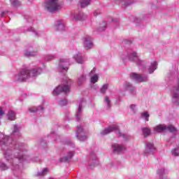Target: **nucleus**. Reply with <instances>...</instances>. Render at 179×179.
<instances>
[{
    "mask_svg": "<svg viewBox=\"0 0 179 179\" xmlns=\"http://www.w3.org/2000/svg\"><path fill=\"white\" fill-rule=\"evenodd\" d=\"M76 138H78L80 142H85L87 140V136H86V132L83 130V127L81 126L77 127V131L76 134Z\"/></svg>",
    "mask_w": 179,
    "mask_h": 179,
    "instance_id": "nucleus-8",
    "label": "nucleus"
},
{
    "mask_svg": "<svg viewBox=\"0 0 179 179\" xmlns=\"http://www.w3.org/2000/svg\"><path fill=\"white\" fill-rule=\"evenodd\" d=\"M73 156H75V151H69L64 157L60 158V162H66L69 163V162L72 160Z\"/></svg>",
    "mask_w": 179,
    "mask_h": 179,
    "instance_id": "nucleus-17",
    "label": "nucleus"
},
{
    "mask_svg": "<svg viewBox=\"0 0 179 179\" xmlns=\"http://www.w3.org/2000/svg\"><path fill=\"white\" fill-rule=\"evenodd\" d=\"M157 176H159L160 179H163L164 176H167L169 174V170L166 169L165 168L159 169L157 171Z\"/></svg>",
    "mask_w": 179,
    "mask_h": 179,
    "instance_id": "nucleus-19",
    "label": "nucleus"
},
{
    "mask_svg": "<svg viewBox=\"0 0 179 179\" xmlns=\"http://www.w3.org/2000/svg\"><path fill=\"white\" fill-rule=\"evenodd\" d=\"M94 89H99V86H97V85H94Z\"/></svg>",
    "mask_w": 179,
    "mask_h": 179,
    "instance_id": "nucleus-52",
    "label": "nucleus"
},
{
    "mask_svg": "<svg viewBox=\"0 0 179 179\" xmlns=\"http://www.w3.org/2000/svg\"><path fill=\"white\" fill-rule=\"evenodd\" d=\"M120 58L123 62H127L128 60L131 61L136 62L139 66L140 69H146L145 62L139 59V55L136 52H124L121 55Z\"/></svg>",
    "mask_w": 179,
    "mask_h": 179,
    "instance_id": "nucleus-3",
    "label": "nucleus"
},
{
    "mask_svg": "<svg viewBox=\"0 0 179 179\" xmlns=\"http://www.w3.org/2000/svg\"><path fill=\"white\" fill-rule=\"evenodd\" d=\"M155 150H156V148L152 143L148 142L145 143V155H151V153H154Z\"/></svg>",
    "mask_w": 179,
    "mask_h": 179,
    "instance_id": "nucleus-15",
    "label": "nucleus"
},
{
    "mask_svg": "<svg viewBox=\"0 0 179 179\" xmlns=\"http://www.w3.org/2000/svg\"><path fill=\"white\" fill-rule=\"evenodd\" d=\"M120 20H118L117 18H115L112 20V22H119Z\"/></svg>",
    "mask_w": 179,
    "mask_h": 179,
    "instance_id": "nucleus-50",
    "label": "nucleus"
},
{
    "mask_svg": "<svg viewBox=\"0 0 179 179\" xmlns=\"http://www.w3.org/2000/svg\"><path fill=\"white\" fill-rule=\"evenodd\" d=\"M44 8L50 13H55L61 9L59 0H46L44 3Z\"/></svg>",
    "mask_w": 179,
    "mask_h": 179,
    "instance_id": "nucleus-4",
    "label": "nucleus"
},
{
    "mask_svg": "<svg viewBox=\"0 0 179 179\" xmlns=\"http://www.w3.org/2000/svg\"><path fill=\"white\" fill-rule=\"evenodd\" d=\"M69 65V60L68 59H60L59 64V69L62 72H66L68 71V66Z\"/></svg>",
    "mask_w": 179,
    "mask_h": 179,
    "instance_id": "nucleus-10",
    "label": "nucleus"
},
{
    "mask_svg": "<svg viewBox=\"0 0 179 179\" xmlns=\"http://www.w3.org/2000/svg\"><path fill=\"white\" fill-rule=\"evenodd\" d=\"M154 131L158 134L167 131L175 134V132H177V129L171 124L169 126H166L165 124H158L154 127Z\"/></svg>",
    "mask_w": 179,
    "mask_h": 179,
    "instance_id": "nucleus-6",
    "label": "nucleus"
},
{
    "mask_svg": "<svg viewBox=\"0 0 179 179\" xmlns=\"http://www.w3.org/2000/svg\"><path fill=\"white\" fill-rule=\"evenodd\" d=\"M66 145H71V146H72V148H75V144L73 143H72V141H67L66 142Z\"/></svg>",
    "mask_w": 179,
    "mask_h": 179,
    "instance_id": "nucleus-45",
    "label": "nucleus"
},
{
    "mask_svg": "<svg viewBox=\"0 0 179 179\" xmlns=\"http://www.w3.org/2000/svg\"><path fill=\"white\" fill-rule=\"evenodd\" d=\"M157 69V62H152L150 64V67L148 68V72L149 73H153Z\"/></svg>",
    "mask_w": 179,
    "mask_h": 179,
    "instance_id": "nucleus-24",
    "label": "nucleus"
},
{
    "mask_svg": "<svg viewBox=\"0 0 179 179\" xmlns=\"http://www.w3.org/2000/svg\"><path fill=\"white\" fill-rule=\"evenodd\" d=\"M149 117H150V115L148 112L145 111L141 113V118L146 122L149 121Z\"/></svg>",
    "mask_w": 179,
    "mask_h": 179,
    "instance_id": "nucleus-31",
    "label": "nucleus"
},
{
    "mask_svg": "<svg viewBox=\"0 0 179 179\" xmlns=\"http://www.w3.org/2000/svg\"><path fill=\"white\" fill-rule=\"evenodd\" d=\"M91 0H80V6L81 8H86V6H89L90 5Z\"/></svg>",
    "mask_w": 179,
    "mask_h": 179,
    "instance_id": "nucleus-28",
    "label": "nucleus"
},
{
    "mask_svg": "<svg viewBox=\"0 0 179 179\" xmlns=\"http://www.w3.org/2000/svg\"><path fill=\"white\" fill-rule=\"evenodd\" d=\"M103 104L107 110L111 108V100L108 96H105L103 99Z\"/></svg>",
    "mask_w": 179,
    "mask_h": 179,
    "instance_id": "nucleus-25",
    "label": "nucleus"
},
{
    "mask_svg": "<svg viewBox=\"0 0 179 179\" xmlns=\"http://www.w3.org/2000/svg\"><path fill=\"white\" fill-rule=\"evenodd\" d=\"M72 17L73 18L74 20H83V19H85L83 17V14H73L72 15Z\"/></svg>",
    "mask_w": 179,
    "mask_h": 179,
    "instance_id": "nucleus-32",
    "label": "nucleus"
},
{
    "mask_svg": "<svg viewBox=\"0 0 179 179\" xmlns=\"http://www.w3.org/2000/svg\"><path fill=\"white\" fill-rule=\"evenodd\" d=\"M84 48L85 50H90L93 48V41H92V38L90 36H85L83 39Z\"/></svg>",
    "mask_w": 179,
    "mask_h": 179,
    "instance_id": "nucleus-12",
    "label": "nucleus"
},
{
    "mask_svg": "<svg viewBox=\"0 0 179 179\" xmlns=\"http://www.w3.org/2000/svg\"><path fill=\"white\" fill-rule=\"evenodd\" d=\"M0 169L2 170H8V166L4 163L0 162Z\"/></svg>",
    "mask_w": 179,
    "mask_h": 179,
    "instance_id": "nucleus-43",
    "label": "nucleus"
},
{
    "mask_svg": "<svg viewBox=\"0 0 179 179\" xmlns=\"http://www.w3.org/2000/svg\"><path fill=\"white\" fill-rule=\"evenodd\" d=\"M7 118L9 121H15L16 120V112L15 110H9L7 113Z\"/></svg>",
    "mask_w": 179,
    "mask_h": 179,
    "instance_id": "nucleus-22",
    "label": "nucleus"
},
{
    "mask_svg": "<svg viewBox=\"0 0 179 179\" xmlns=\"http://www.w3.org/2000/svg\"><path fill=\"white\" fill-rule=\"evenodd\" d=\"M86 82V76L81 75L78 78V85L82 86Z\"/></svg>",
    "mask_w": 179,
    "mask_h": 179,
    "instance_id": "nucleus-27",
    "label": "nucleus"
},
{
    "mask_svg": "<svg viewBox=\"0 0 179 179\" xmlns=\"http://www.w3.org/2000/svg\"><path fill=\"white\" fill-rule=\"evenodd\" d=\"M73 59L77 62V64H83V57L82 53L78 52L76 55L73 56Z\"/></svg>",
    "mask_w": 179,
    "mask_h": 179,
    "instance_id": "nucleus-21",
    "label": "nucleus"
},
{
    "mask_svg": "<svg viewBox=\"0 0 179 179\" xmlns=\"http://www.w3.org/2000/svg\"><path fill=\"white\" fill-rule=\"evenodd\" d=\"M85 103L86 102H85V101L83 100L80 101V102L78 103V110L76 113V121H80L83 113V107H85Z\"/></svg>",
    "mask_w": 179,
    "mask_h": 179,
    "instance_id": "nucleus-9",
    "label": "nucleus"
},
{
    "mask_svg": "<svg viewBox=\"0 0 179 179\" xmlns=\"http://www.w3.org/2000/svg\"><path fill=\"white\" fill-rule=\"evenodd\" d=\"M124 87H125L126 90H129L130 92V93H131V94H133V96H135V94H136V88H135V87L132 86V85H131V83H126L124 85Z\"/></svg>",
    "mask_w": 179,
    "mask_h": 179,
    "instance_id": "nucleus-18",
    "label": "nucleus"
},
{
    "mask_svg": "<svg viewBox=\"0 0 179 179\" xmlns=\"http://www.w3.org/2000/svg\"><path fill=\"white\" fill-rule=\"evenodd\" d=\"M55 27L57 30L62 31V30H65V24L62 21H57L55 22Z\"/></svg>",
    "mask_w": 179,
    "mask_h": 179,
    "instance_id": "nucleus-23",
    "label": "nucleus"
},
{
    "mask_svg": "<svg viewBox=\"0 0 179 179\" xmlns=\"http://www.w3.org/2000/svg\"><path fill=\"white\" fill-rule=\"evenodd\" d=\"M173 75H174V73L173 72H169L168 73V78H173Z\"/></svg>",
    "mask_w": 179,
    "mask_h": 179,
    "instance_id": "nucleus-48",
    "label": "nucleus"
},
{
    "mask_svg": "<svg viewBox=\"0 0 179 179\" xmlns=\"http://www.w3.org/2000/svg\"><path fill=\"white\" fill-rule=\"evenodd\" d=\"M171 153L173 156H178V150L174 148L173 150H172Z\"/></svg>",
    "mask_w": 179,
    "mask_h": 179,
    "instance_id": "nucleus-44",
    "label": "nucleus"
},
{
    "mask_svg": "<svg viewBox=\"0 0 179 179\" xmlns=\"http://www.w3.org/2000/svg\"><path fill=\"white\" fill-rule=\"evenodd\" d=\"M50 171L48 170V168L43 169V170L41 172L38 173V176H47L48 174V172Z\"/></svg>",
    "mask_w": 179,
    "mask_h": 179,
    "instance_id": "nucleus-40",
    "label": "nucleus"
},
{
    "mask_svg": "<svg viewBox=\"0 0 179 179\" xmlns=\"http://www.w3.org/2000/svg\"><path fill=\"white\" fill-rule=\"evenodd\" d=\"M118 135L120 138L122 139V141H129V139L131 138V136L127 135V134H122V133L118 131Z\"/></svg>",
    "mask_w": 179,
    "mask_h": 179,
    "instance_id": "nucleus-35",
    "label": "nucleus"
},
{
    "mask_svg": "<svg viewBox=\"0 0 179 179\" xmlns=\"http://www.w3.org/2000/svg\"><path fill=\"white\" fill-rule=\"evenodd\" d=\"M28 31H32V33H34V36H41V34H43V31H35L34 28H31L30 29H28Z\"/></svg>",
    "mask_w": 179,
    "mask_h": 179,
    "instance_id": "nucleus-37",
    "label": "nucleus"
},
{
    "mask_svg": "<svg viewBox=\"0 0 179 179\" xmlns=\"http://www.w3.org/2000/svg\"><path fill=\"white\" fill-rule=\"evenodd\" d=\"M71 79L66 78L64 80V84L60 85L57 87H56L53 92L52 94L53 96H58L60 93H69V85H71Z\"/></svg>",
    "mask_w": 179,
    "mask_h": 179,
    "instance_id": "nucleus-5",
    "label": "nucleus"
},
{
    "mask_svg": "<svg viewBox=\"0 0 179 179\" xmlns=\"http://www.w3.org/2000/svg\"><path fill=\"white\" fill-rule=\"evenodd\" d=\"M107 89H108V84H103L100 88V93L101 94H106V92H107Z\"/></svg>",
    "mask_w": 179,
    "mask_h": 179,
    "instance_id": "nucleus-30",
    "label": "nucleus"
},
{
    "mask_svg": "<svg viewBox=\"0 0 179 179\" xmlns=\"http://www.w3.org/2000/svg\"><path fill=\"white\" fill-rule=\"evenodd\" d=\"M171 93L172 94V101L176 104V106H179V76L178 82L171 88Z\"/></svg>",
    "mask_w": 179,
    "mask_h": 179,
    "instance_id": "nucleus-7",
    "label": "nucleus"
},
{
    "mask_svg": "<svg viewBox=\"0 0 179 179\" xmlns=\"http://www.w3.org/2000/svg\"><path fill=\"white\" fill-rule=\"evenodd\" d=\"M122 3H124V6H129V5H132V3H135V2H138V0H119Z\"/></svg>",
    "mask_w": 179,
    "mask_h": 179,
    "instance_id": "nucleus-26",
    "label": "nucleus"
},
{
    "mask_svg": "<svg viewBox=\"0 0 179 179\" xmlns=\"http://www.w3.org/2000/svg\"><path fill=\"white\" fill-rule=\"evenodd\" d=\"M95 73H96V68H94L90 73V76H91L90 83H93V85L99 82V74H95Z\"/></svg>",
    "mask_w": 179,
    "mask_h": 179,
    "instance_id": "nucleus-16",
    "label": "nucleus"
},
{
    "mask_svg": "<svg viewBox=\"0 0 179 179\" xmlns=\"http://www.w3.org/2000/svg\"><path fill=\"white\" fill-rule=\"evenodd\" d=\"M10 2L14 8H17V6H20V2H19V1L17 0H10Z\"/></svg>",
    "mask_w": 179,
    "mask_h": 179,
    "instance_id": "nucleus-36",
    "label": "nucleus"
},
{
    "mask_svg": "<svg viewBox=\"0 0 179 179\" xmlns=\"http://www.w3.org/2000/svg\"><path fill=\"white\" fill-rule=\"evenodd\" d=\"M20 136H22V133L19 124L13 126V131L10 136H5L0 133V148L6 162L10 163V169L14 171L15 176H16V173H22L20 163L24 161L30 162V157L21 154L27 150V146L23 143H16L13 141V138Z\"/></svg>",
    "mask_w": 179,
    "mask_h": 179,
    "instance_id": "nucleus-1",
    "label": "nucleus"
},
{
    "mask_svg": "<svg viewBox=\"0 0 179 179\" xmlns=\"http://www.w3.org/2000/svg\"><path fill=\"white\" fill-rule=\"evenodd\" d=\"M131 79H134V80H136V82L141 83V82H148V77L137 74L136 73H132L131 74Z\"/></svg>",
    "mask_w": 179,
    "mask_h": 179,
    "instance_id": "nucleus-11",
    "label": "nucleus"
},
{
    "mask_svg": "<svg viewBox=\"0 0 179 179\" xmlns=\"http://www.w3.org/2000/svg\"><path fill=\"white\" fill-rule=\"evenodd\" d=\"M90 159L93 163V166H96V163H97V157L94 154H90Z\"/></svg>",
    "mask_w": 179,
    "mask_h": 179,
    "instance_id": "nucleus-38",
    "label": "nucleus"
},
{
    "mask_svg": "<svg viewBox=\"0 0 179 179\" xmlns=\"http://www.w3.org/2000/svg\"><path fill=\"white\" fill-rule=\"evenodd\" d=\"M5 114V112L2 110V108H0V118H2L3 115Z\"/></svg>",
    "mask_w": 179,
    "mask_h": 179,
    "instance_id": "nucleus-46",
    "label": "nucleus"
},
{
    "mask_svg": "<svg viewBox=\"0 0 179 179\" xmlns=\"http://www.w3.org/2000/svg\"><path fill=\"white\" fill-rule=\"evenodd\" d=\"M129 108L132 114H136L138 112V105L136 104H131Z\"/></svg>",
    "mask_w": 179,
    "mask_h": 179,
    "instance_id": "nucleus-29",
    "label": "nucleus"
},
{
    "mask_svg": "<svg viewBox=\"0 0 179 179\" xmlns=\"http://www.w3.org/2000/svg\"><path fill=\"white\" fill-rule=\"evenodd\" d=\"M25 55L26 57H35V55H37V51L27 50Z\"/></svg>",
    "mask_w": 179,
    "mask_h": 179,
    "instance_id": "nucleus-34",
    "label": "nucleus"
},
{
    "mask_svg": "<svg viewBox=\"0 0 179 179\" xmlns=\"http://www.w3.org/2000/svg\"><path fill=\"white\" fill-rule=\"evenodd\" d=\"M40 159L38 157L32 159V162H38Z\"/></svg>",
    "mask_w": 179,
    "mask_h": 179,
    "instance_id": "nucleus-49",
    "label": "nucleus"
},
{
    "mask_svg": "<svg viewBox=\"0 0 179 179\" xmlns=\"http://www.w3.org/2000/svg\"><path fill=\"white\" fill-rule=\"evenodd\" d=\"M112 150L114 153H122L125 150V146L122 144L113 143L112 144Z\"/></svg>",
    "mask_w": 179,
    "mask_h": 179,
    "instance_id": "nucleus-14",
    "label": "nucleus"
},
{
    "mask_svg": "<svg viewBox=\"0 0 179 179\" xmlns=\"http://www.w3.org/2000/svg\"><path fill=\"white\" fill-rule=\"evenodd\" d=\"M42 72L43 69L40 68H24L13 76V80L14 82H27L29 79L38 76Z\"/></svg>",
    "mask_w": 179,
    "mask_h": 179,
    "instance_id": "nucleus-2",
    "label": "nucleus"
},
{
    "mask_svg": "<svg viewBox=\"0 0 179 179\" xmlns=\"http://www.w3.org/2000/svg\"><path fill=\"white\" fill-rule=\"evenodd\" d=\"M114 131H118V126L116 124H113L111 126L108 127L105 129L101 131V135L104 136V135H108V134H111V132H114Z\"/></svg>",
    "mask_w": 179,
    "mask_h": 179,
    "instance_id": "nucleus-13",
    "label": "nucleus"
},
{
    "mask_svg": "<svg viewBox=\"0 0 179 179\" xmlns=\"http://www.w3.org/2000/svg\"><path fill=\"white\" fill-rule=\"evenodd\" d=\"M68 104V101L66 100H60L59 101V106H66Z\"/></svg>",
    "mask_w": 179,
    "mask_h": 179,
    "instance_id": "nucleus-42",
    "label": "nucleus"
},
{
    "mask_svg": "<svg viewBox=\"0 0 179 179\" xmlns=\"http://www.w3.org/2000/svg\"><path fill=\"white\" fill-rule=\"evenodd\" d=\"M7 14H8V11H3V12H1L0 16H1V17H3V16H5Z\"/></svg>",
    "mask_w": 179,
    "mask_h": 179,
    "instance_id": "nucleus-47",
    "label": "nucleus"
},
{
    "mask_svg": "<svg viewBox=\"0 0 179 179\" xmlns=\"http://www.w3.org/2000/svg\"><path fill=\"white\" fill-rule=\"evenodd\" d=\"M55 55H48L47 57H46V59L48 61H52V59H55Z\"/></svg>",
    "mask_w": 179,
    "mask_h": 179,
    "instance_id": "nucleus-41",
    "label": "nucleus"
},
{
    "mask_svg": "<svg viewBox=\"0 0 179 179\" xmlns=\"http://www.w3.org/2000/svg\"><path fill=\"white\" fill-rule=\"evenodd\" d=\"M51 136H55V133L54 131L50 132Z\"/></svg>",
    "mask_w": 179,
    "mask_h": 179,
    "instance_id": "nucleus-51",
    "label": "nucleus"
},
{
    "mask_svg": "<svg viewBox=\"0 0 179 179\" xmlns=\"http://www.w3.org/2000/svg\"><path fill=\"white\" fill-rule=\"evenodd\" d=\"M94 15L95 16H97V14L96 13V12L94 13Z\"/></svg>",
    "mask_w": 179,
    "mask_h": 179,
    "instance_id": "nucleus-53",
    "label": "nucleus"
},
{
    "mask_svg": "<svg viewBox=\"0 0 179 179\" xmlns=\"http://www.w3.org/2000/svg\"><path fill=\"white\" fill-rule=\"evenodd\" d=\"M29 113H37L38 111H44V105H41L39 106V107L37 106H31L30 108H29Z\"/></svg>",
    "mask_w": 179,
    "mask_h": 179,
    "instance_id": "nucleus-20",
    "label": "nucleus"
},
{
    "mask_svg": "<svg viewBox=\"0 0 179 179\" xmlns=\"http://www.w3.org/2000/svg\"><path fill=\"white\" fill-rule=\"evenodd\" d=\"M142 132L145 138H146V136H149V135H150V129L148 127H144L142 129Z\"/></svg>",
    "mask_w": 179,
    "mask_h": 179,
    "instance_id": "nucleus-33",
    "label": "nucleus"
},
{
    "mask_svg": "<svg viewBox=\"0 0 179 179\" xmlns=\"http://www.w3.org/2000/svg\"><path fill=\"white\" fill-rule=\"evenodd\" d=\"M106 27H107V23H106V22L101 23L99 31H104V30H106Z\"/></svg>",
    "mask_w": 179,
    "mask_h": 179,
    "instance_id": "nucleus-39",
    "label": "nucleus"
}]
</instances>
